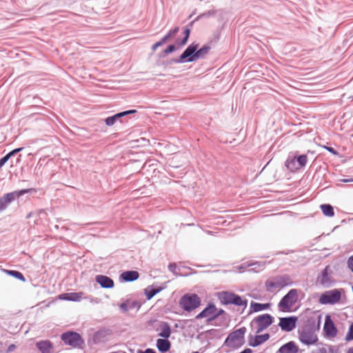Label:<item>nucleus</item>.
Returning <instances> with one entry per match:
<instances>
[{"instance_id": "obj_2", "label": "nucleus", "mask_w": 353, "mask_h": 353, "mask_svg": "<svg viewBox=\"0 0 353 353\" xmlns=\"http://www.w3.org/2000/svg\"><path fill=\"white\" fill-rule=\"evenodd\" d=\"M218 298L223 305H234L236 306L247 307L248 300L243 299L241 296L232 292L222 291L218 293Z\"/></svg>"}, {"instance_id": "obj_12", "label": "nucleus", "mask_w": 353, "mask_h": 353, "mask_svg": "<svg viewBox=\"0 0 353 353\" xmlns=\"http://www.w3.org/2000/svg\"><path fill=\"white\" fill-rule=\"evenodd\" d=\"M332 271L330 270L329 267H325L321 272V274L317 277L316 282L324 288L331 287L334 283V280L330 275Z\"/></svg>"}, {"instance_id": "obj_36", "label": "nucleus", "mask_w": 353, "mask_h": 353, "mask_svg": "<svg viewBox=\"0 0 353 353\" xmlns=\"http://www.w3.org/2000/svg\"><path fill=\"white\" fill-rule=\"evenodd\" d=\"M345 339L347 341L353 340V323L350 324Z\"/></svg>"}, {"instance_id": "obj_34", "label": "nucleus", "mask_w": 353, "mask_h": 353, "mask_svg": "<svg viewBox=\"0 0 353 353\" xmlns=\"http://www.w3.org/2000/svg\"><path fill=\"white\" fill-rule=\"evenodd\" d=\"M6 273L20 281H25L26 279L22 273L17 270H6Z\"/></svg>"}, {"instance_id": "obj_43", "label": "nucleus", "mask_w": 353, "mask_h": 353, "mask_svg": "<svg viewBox=\"0 0 353 353\" xmlns=\"http://www.w3.org/2000/svg\"><path fill=\"white\" fill-rule=\"evenodd\" d=\"M347 266L353 272V254L347 260Z\"/></svg>"}, {"instance_id": "obj_46", "label": "nucleus", "mask_w": 353, "mask_h": 353, "mask_svg": "<svg viewBox=\"0 0 353 353\" xmlns=\"http://www.w3.org/2000/svg\"><path fill=\"white\" fill-rule=\"evenodd\" d=\"M325 148L328 151L330 152V153L333 154H337V152L336 150L332 148V147H329V146H325Z\"/></svg>"}, {"instance_id": "obj_3", "label": "nucleus", "mask_w": 353, "mask_h": 353, "mask_svg": "<svg viewBox=\"0 0 353 353\" xmlns=\"http://www.w3.org/2000/svg\"><path fill=\"white\" fill-rule=\"evenodd\" d=\"M292 284V279L287 274L276 276L265 281V287L270 292H273L274 290H280Z\"/></svg>"}, {"instance_id": "obj_25", "label": "nucleus", "mask_w": 353, "mask_h": 353, "mask_svg": "<svg viewBox=\"0 0 353 353\" xmlns=\"http://www.w3.org/2000/svg\"><path fill=\"white\" fill-rule=\"evenodd\" d=\"M83 292H70L62 294L59 296L62 300H67L70 301H79L83 298Z\"/></svg>"}, {"instance_id": "obj_19", "label": "nucleus", "mask_w": 353, "mask_h": 353, "mask_svg": "<svg viewBox=\"0 0 353 353\" xmlns=\"http://www.w3.org/2000/svg\"><path fill=\"white\" fill-rule=\"evenodd\" d=\"M216 310L217 309L215 305L213 303H209L207 307L196 315V319H200L205 317L208 319L212 316Z\"/></svg>"}, {"instance_id": "obj_42", "label": "nucleus", "mask_w": 353, "mask_h": 353, "mask_svg": "<svg viewBox=\"0 0 353 353\" xmlns=\"http://www.w3.org/2000/svg\"><path fill=\"white\" fill-rule=\"evenodd\" d=\"M176 268H177V265L175 263H170L169 265H168V270L173 272L174 274H176Z\"/></svg>"}, {"instance_id": "obj_11", "label": "nucleus", "mask_w": 353, "mask_h": 353, "mask_svg": "<svg viewBox=\"0 0 353 353\" xmlns=\"http://www.w3.org/2000/svg\"><path fill=\"white\" fill-rule=\"evenodd\" d=\"M274 317L269 314H263L255 317L252 323H255L257 325L256 332L257 334L262 332L272 324Z\"/></svg>"}, {"instance_id": "obj_31", "label": "nucleus", "mask_w": 353, "mask_h": 353, "mask_svg": "<svg viewBox=\"0 0 353 353\" xmlns=\"http://www.w3.org/2000/svg\"><path fill=\"white\" fill-rule=\"evenodd\" d=\"M210 46L208 45H204L203 47H201L200 49H196V56L198 59L203 58L210 51Z\"/></svg>"}, {"instance_id": "obj_9", "label": "nucleus", "mask_w": 353, "mask_h": 353, "mask_svg": "<svg viewBox=\"0 0 353 353\" xmlns=\"http://www.w3.org/2000/svg\"><path fill=\"white\" fill-rule=\"evenodd\" d=\"M61 340L65 344L72 347H78L83 344V341L79 334L73 331H68L61 335Z\"/></svg>"}, {"instance_id": "obj_30", "label": "nucleus", "mask_w": 353, "mask_h": 353, "mask_svg": "<svg viewBox=\"0 0 353 353\" xmlns=\"http://www.w3.org/2000/svg\"><path fill=\"white\" fill-rule=\"evenodd\" d=\"M320 208L326 216L332 217L334 215V208L330 204H321Z\"/></svg>"}, {"instance_id": "obj_50", "label": "nucleus", "mask_w": 353, "mask_h": 353, "mask_svg": "<svg viewBox=\"0 0 353 353\" xmlns=\"http://www.w3.org/2000/svg\"><path fill=\"white\" fill-rule=\"evenodd\" d=\"M15 348H16V345H14V344H12V345H10L8 347V351H12V350H14Z\"/></svg>"}, {"instance_id": "obj_15", "label": "nucleus", "mask_w": 353, "mask_h": 353, "mask_svg": "<svg viewBox=\"0 0 353 353\" xmlns=\"http://www.w3.org/2000/svg\"><path fill=\"white\" fill-rule=\"evenodd\" d=\"M137 112L136 110H129L123 112H121L114 114L113 116L108 117L105 119V123L108 126L113 125L117 121L121 119L122 117L128 114H134Z\"/></svg>"}, {"instance_id": "obj_28", "label": "nucleus", "mask_w": 353, "mask_h": 353, "mask_svg": "<svg viewBox=\"0 0 353 353\" xmlns=\"http://www.w3.org/2000/svg\"><path fill=\"white\" fill-rule=\"evenodd\" d=\"M270 303H260L256 302H252L250 307L253 312H257L269 308Z\"/></svg>"}, {"instance_id": "obj_29", "label": "nucleus", "mask_w": 353, "mask_h": 353, "mask_svg": "<svg viewBox=\"0 0 353 353\" xmlns=\"http://www.w3.org/2000/svg\"><path fill=\"white\" fill-rule=\"evenodd\" d=\"M285 165L286 168L290 171L296 170L300 168L299 165L297 164L296 160L294 158V157L292 158L289 157L286 160Z\"/></svg>"}, {"instance_id": "obj_53", "label": "nucleus", "mask_w": 353, "mask_h": 353, "mask_svg": "<svg viewBox=\"0 0 353 353\" xmlns=\"http://www.w3.org/2000/svg\"><path fill=\"white\" fill-rule=\"evenodd\" d=\"M243 266H240V267H239V270H241V269H243Z\"/></svg>"}, {"instance_id": "obj_17", "label": "nucleus", "mask_w": 353, "mask_h": 353, "mask_svg": "<svg viewBox=\"0 0 353 353\" xmlns=\"http://www.w3.org/2000/svg\"><path fill=\"white\" fill-rule=\"evenodd\" d=\"M36 346L41 353H54V345L49 340L38 341Z\"/></svg>"}, {"instance_id": "obj_7", "label": "nucleus", "mask_w": 353, "mask_h": 353, "mask_svg": "<svg viewBox=\"0 0 353 353\" xmlns=\"http://www.w3.org/2000/svg\"><path fill=\"white\" fill-rule=\"evenodd\" d=\"M32 189H23L7 193L0 197V212L5 210L16 199L19 198L28 192H32Z\"/></svg>"}, {"instance_id": "obj_45", "label": "nucleus", "mask_w": 353, "mask_h": 353, "mask_svg": "<svg viewBox=\"0 0 353 353\" xmlns=\"http://www.w3.org/2000/svg\"><path fill=\"white\" fill-rule=\"evenodd\" d=\"M137 353H157L153 349L151 348H147L144 351L143 350H138Z\"/></svg>"}, {"instance_id": "obj_26", "label": "nucleus", "mask_w": 353, "mask_h": 353, "mask_svg": "<svg viewBox=\"0 0 353 353\" xmlns=\"http://www.w3.org/2000/svg\"><path fill=\"white\" fill-rule=\"evenodd\" d=\"M190 32H191L190 28L188 26H185L183 28V34L184 37L181 40L177 39L176 41V44L179 46H183L185 45L189 39Z\"/></svg>"}, {"instance_id": "obj_4", "label": "nucleus", "mask_w": 353, "mask_h": 353, "mask_svg": "<svg viewBox=\"0 0 353 353\" xmlns=\"http://www.w3.org/2000/svg\"><path fill=\"white\" fill-rule=\"evenodd\" d=\"M197 48H199V43L196 42L192 43L182 52L178 59H173L172 62L174 63H183L186 62H194L198 60L196 52Z\"/></svg>"}, {"instance_id": "obj_16", "label": "nucleus", "mask_w": 353, "mask_h": 353, "mask_svg": "<svg viewBox=\"0 0 353 353\" xmlns=\"http://www.w3.org/2000/svg\"><path fill=\"white\" fill-rule=\"evenodd\" d=\"M270 338V335L268 333L256 335L254 336L250 335L248 339V345L251 347H257L267 341Z\"/></svg>"}, {"instance_id": "obj_39", "label": "nucleus", "mask_w": 353, "mask_h": 353, "mask_svg": "<svg viewBox=\"0 0 353 353\" xmlns=\"http://www.w3.org/2000/svg\"><path fill=\"white\" fill-rule=\"evenodd\" d=\"M119 307L122 312L125 313L129 310L128 301L120 304Z\"/></svg>"}, {"instance_id": "obj_47", "label": "nucleus", "mask_w": 353, "mask_h": 353, "mask_svg": "<svg viewBox=\"0 0 353 353\" xmlns=\"http://www.w3.org/2000/svg\"><path fill=\"white\" fill-rule=\"evenodd\" d=\"M340 181L343 183L353 182V178L341 179Z\"/></svg>"}, {"instance_id": "obj_33", "label": "nucleus", "mask_w": 353, "mask_h": 353, "mask_svg": "<svg viewBox=\"0 0 353 353\" xmlns=\"http://www.w3.org/2000/svg\"><path fill=\"white\" fill-rule=\"evenodd\" d=\"M296 160L297 164L299 165L300 168L304 167L307 162V156L306 154H301L297 157H294Z\"/></svg>"}, {"instance_id": "obj_8", "label": "nucleus", "mask_w": 353, "mask_h": 353, "mask_svg": "<svg viewBox=\"0 0 353 353\" xmlns=\"http://www.w3.org/2000/svg\"><path fill=\"white\" fill-rule=\"evenodd\" d=\"M299 299L298 290L291 289L280 301L279 307L283 312L290 311Z\"/></svg>"}, {"instance_id": "obj_52", "label": "nucleus", "mask_w": 353, "mask_h": 353, "mask_svg": "<svg viewBox=\"0 0 353 353\" xmlns=\"http://www.w3.org/2000/svg\"><path fill=\"white\" fill-rule=\"evenodd\" d=\"M31 216V213H30L28 216H27V218H30Z\"/></svg>"}, {"instance_id": "obj_23", "label": "nucleus", "mask_w": 353, "mask_h": 353, "mask_svg": "<svg viewBox=\"0 0 353 353\" xmlns=\"http://www.w3.org/2000/svg\"><path fill=\"white\" fill-rule=\"evenodd\" d=\"M157 330H160L158 335L165 339H168L172 333L170 325L167 322H161Z\"/></svg>"}, {"instance_id": "obj_37", "label": "nucleus", "mask_w": 353, "mask_h": 353, "mask_svg": "<svg viewBox=\"0 0 353 353\" xmlns=\"http://www.w3.org/2000/svg\"><path fill=\"white\" fill-rule=\"evenodd\" d=\"M129 310H132L134 308L139 309L141 307V303L137 301H130L128 300Z\"/></svg>"}, {"instance_id": "obj_5", "label": "nucleus", "mask_w": 353, "mask_h": 353, "mask_svg": "<svg viewBox=\"0 0 353 353\" xmlns=\"http://www.w3.org/2000/svg\"><path fill=\"white\" fill-rule=\"evenodd\" d=\"M201 300L196 294H185L180 299L179 304L185 311L191 312L199 307Z\"/></svg>"}, {"instance_id": "obj_21", "label": "nucleus", "mask_w": 353, "mask_h": 353, "mask_svg": "<svg viewBox=\"0 0 353 353\" xmlns=\"http://www.w3.org/2000/svg\"><path fill=\"white\" fill-rule=\"evenodd\" d=\"M299 347L294 341H290L283 345L278 350L279 353H297Z\"/></svg>"}, {"instance_id": "obj_10", "label": "nucleus", "mask_w": 353, "mask_h": 353, "mask_svg": "<svg viewBox=\"0 0 353 353\" xmlns=\"http://www.w3.org/2000/svg\"><path fill=\"white\" fill-rule=\"evenodd\" d=\"M341 293L339 290L334 289L323 293L319 298V303L323 305H334L340 301Z\"/></svg>"}, {"instance_id": "obj_44", "label": "nucleus", "mask_w": 353, "mask_h": 353, "mask_svg": "<svg viewBox=\"0 0 353 353\" xmlns=\"http://www.w3.org/2000/svg\"><path fill=\"white\" fill-rule=\"evenodd\" d=\"M163 45V43H161V41L155 43L152 46V50L154 52L159 47Z\"/></svg>"}, {"instance_id": "obj_40", "label": "nucleus", "mask_w": 353, "mask_h": 353, "mask_svg": "<svg viewBox=\"0 0 353 353\" xmlns=\"http://www.w3.org/2000/svg\"><path fill=\"white\" fill-rule=\"evenodd\" d=\"M23 150V148H18L12 150V151L8 152L7 154L8 155V157L10 158H11L12 157H13L14 155H15L18 152L22 151Z\"/></svg>"}, {"instance_id": "obj_38", "label": "nucleus", "mask_w": 353, "mask_h": 353, "mask_svg": "<svg viewBox=\"0 0 353 353\" xmlns=\"http://www.w3.org/2000/svg\"><path fill=\"white\" fill-rule=\"evenodd\" d=\"M176 50V46L174 44L169 45L166 49L164 50L163 53L165 54H170Z\"/></svg>"}, {"instance_id": "obj_13", "label": "nucleus", "mask_w": 353, "mask_h": 353, "mask_svg": "<svg viewBox=\"0 0 353 353\" xmlns=\"http://www.w3.org/2000/svg\"><path fill=\"white\" fill-rule=\"evenodd\" d=\"M296 316L281 317L279 319V326L283 331L291 332L296 327Z\"/></svg>"}, {"instance_id": "obj_32", "label": "nucleus", "mask_w": 353, "mask_h": 353, "mask_svg": "<svg viewBox=\"0 0 353 353\" xmlns=\"http://www.w3.org/2000/svg\"><path fill=\"white\" fill-rule=\"evenodd\" d=\"M179 31V28L175 27L171 29L160 41L163 44L165 43L171 37H174Z\"/></svg>"}, {"instance_id": "obj_14", "label": "nucleus", "mask_w": 353, "mask_h": 353, "mask_svg": "<svg viewBox=\"0 0 353 353\" xmlns=\"http://www.w3.org/2000/svg\"><path fill=\"white\" fill-rule=\"evenodd\" d=\"M323 330L328 337H334L337 334L338 330L330 316L325 317Z\"/></svg>"}, {"instance_id": "obj_27", "label": "nucleus", "mask_w": 353, "mask_h": 353, "mask_svg": "<svg viewBox=\"0 0 353 353\" xmlns=\"http://www.w3.org/2000/svg\"><path fill=\"white\" fill-rule=\"evenodd\" d=\"M265 265V262L263 261H255L251 263H248L247 267H251L250 271H253L255 272H258L264 269Z\"/></svg>"}, {"instance_id": "obj_24", "label": "nucleus", "mask_w": 353, "mask_h": 353, "mask_svg": "<svg viewBox=\"0 0 353 353\" xmlns=\"http://www.w3.org/2000/svg\"><path fill=\"white\" fill-rule=\"evenodd\" d=\"M157 347L160 352L165 353L170 350L171 343L168 339H158L157 340Z\"/></svg>"}, {"instance_id": "obj_22", "label": "nucleus", "mask_w": 353, "mask_h": 353, "mask_svg": "<svg viewBox=\"0 0 353 353\" xmlns=\"http://www.w3.org/2000/svg\"><path fill=\"white\" fill-rule=\"evenodd\" d=\"M163 289H164V287L157 286L155 285H152L148 286L144 290V293H145L147 300H150L157 293L160 292Z\"/></svg>"}, {"instance_id": "obj_51", "label": "nucleus", "mask_w": 353, "mask_h": 353, "mask_svg": "<svg viewBox=\"0 0 353 353\" xmlns=\"http://www.w3.org/2000/svg\"><path fill=\"white\" fill-rule=\"evenodd\" d=\"M346 353H353V347H350Z\"/></svg>"}, {"instance_id": "obj_41", "label": "nucleus", "mask_w": 353, "mask_h": 353, "mask_svg": "<svg viewBox=\"0 0 353 353\" xmlns=\"http://www.w3.org/2000/svg\"><path fill=\"white\" fill-rule=\"evenodd\" d=\"M10 158L8 157V154L5 155L2 158L0 159V169L6 164V163L10 159Z\"/></svg>"}, {"instance_id": "obj_35", "label": "nucleus", "mask_w": 353, "mask_h": 353, "mask_svg": "<svg viewBox=\"0 0 353 353\" xmlns=\"http://www.w3.org/2000/svg\"><path fill=\"white\" fill-rule=\"evenodd\" d=\"M223 314H225V311L223 309H219L218 311H216L214 312V314L212 316L208 318L207 319V321L208 322H211V321L215 320L217 317H219V316H221V315H222Z\"/></svg>"}, {"instance_id": "obj_1", "label": "nucleus", "mask_w": 353, "mask_h": 353, "mask_svg": "<svg viewBox=\"0 0 353 353\" xmlns=\"http://www.w3.org/2000/svg\"><path fill=\"white\" fill-rule=\"evenodd\" d=\"M319 328V320L316 321L314 317L308 318L298 330L299 341L307 346L315 345L319 341L316 332Z\"/></svg>"}, {"instance_id": "obj_6", "label": "nucleus", "mask_w": 353, "mask_h": 353, "mask_svg": "<svg viewBox=\"0 0 353 353\" xmlns=\"http://www.w3.org/2000/svg\"><path fill=\"white\" fill-rule=\"evenodd\" d=\"M245 332L246 328L245 327L233 331L226 338L225 345L231 347H239L243 344Z\"/></svg>"}, {"instance_id": "obj_49", "label": "nucleus", "mask_w": 353, "mask_h": 353, "mask_svg": "<svg viewBox=\"0 0 353 353\" xmlns=\"http://www.w3.org/2000/svg\"><path fill=\"white\" fill-rule=\"evenodd\" d=\"M240 353H252V350L250 348H246Z\"/></svg>"}, {"instance_id": "obj_20", "label": "nucleus", "mask_w": 353, "mask_h": 353, "mask_svg": "<svg viewBox=\"0 0 353 353\" xmlns=\"http://www.w3.org/2000/svg\"><path fill=\"white\" fill-rule=\"evenodd\" d=\"M139 277V273L135 270H128L123 272L120 275V279L125 282H132L137 280Z\"/></svg>"}, {"instance_id": "obj_48", "label": "nucleus", "mask_w": 353, "mask_h": 353, "mask_svg": "<svg viewBox=\"0 0 353 353\" xmlns=\"http://www.w3.org/2000/svg\"><path fill=\"white\" fill-rule=\"evenodd\" d=\"M90 301L91 303H99L100 300L98 299V298H92V297H90L88 298Z\"/></svg>"}, {"instance_id": "obj_18", "label": "nucleus", "mask_w": 353, "mask_h": 353, "mask_svg": "<svg viewBox=\"0 0 353 353\" xmlns=\"http://www.w3.org/2000/svg\"><path fill=\"white\" fill-rule=\"evenodd\" d=\"M95 280L103 288H112L114 287V281L108 276L99 274L96 276Z\"/></svg>"}]
</instances>
